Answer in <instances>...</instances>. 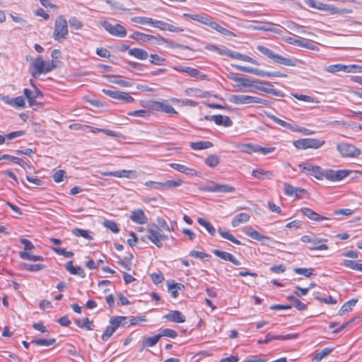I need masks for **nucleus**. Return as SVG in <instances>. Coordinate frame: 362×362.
<instances>
[{"label": "nucleus", "instance_id": "f257e3e1", "mask_svg": "<svg viewBox=\"0 0 362 362\" xmlns=\"http://www.w3.org/2000/svg\"><path fill=\"white\" fill-rule=\"evenodd\" d=\"M31 66L35 69L32 73L33 77L37 78L41 74H47L53 70L56 65L54 61H45L42 56L33 59L31 62Z\"/></svg>", "mask_w": 362, "mask_h": 362}, {"label": "nucleus", "instance_id": "f03ea898", "mask_svg": "<svg viewBox=\"0 0 362 362\" xmlns=\"http://www.w3.org/2000/svg\"><path fill=\"white\" fill-rule=\"evenodd\" d=\"M147 238L158 247H163V242L168 239V236L163 233V230L156 224L151 223L147 226Z\"/></svg>", "mask_w": 362, "mask_h": 362}, {"label": "nucleus", "instance_id": "7ed1b4c3", "mask_svg": "<svg viewBox=\"0 0 362 362\" xmlns=\"http://www.w3.org/2000/svg\"><path fill=\"white\" fill-rule=\"evenodd\" d=\"M262 92L267 94H272L277 97H284V93L275 88L274 86L269 81H261L259 79H254V83H252L250 92Z\"/></svg>", "mask_w": 362, "mask_h": 362}, {"label": "nucleus", "instance_id": "20e7f679", "mask_svg": "<svg viewBox=\"0 0 362 362\" xmlns=\"http://www.w3.org/2000/svg\"><path fill=\"white\" fill-rule=\"evenodd\" d=\"M69 34L67 21L63 16H58L54 21L53 38L57 42L64 40Z\"/></svg>", "mask_w": 362, "mask_h": 362}, {"label": "nucleus", "instance_id": "39448f33", "mask_svg": "<svg viewBox=\"0 0 362 362\" xmlns=\"http://www.w3.org/2000/svg\"><path fill=\"white\" fill-rule=\"evenodd\" d=\"M229 101L236 105L262 104L265 106L269 105L267 100L248 95H232L229 98Z\"/></svg>", "mask_w": 362, "mask_h": 362}, {"label": "nucleus", "instance_id": "423d86ee", "mask_svg": "<svg viewBox=\"0 0 362 362\" xmlns=\"http://www.w3.org/2000/svg\"><path fill=\"white\" fill-rule=\"evenodd\" d=\"M257 49L259 52H260L262 54L267 56L268 58L272 59L274 62L288 66H296V63L294 61L290 58L284 57L281 55L274 53L272 49L262 46L258 45Z\"/></svg>", "mask_w": 362, "mask_h": 362}, {"label": "nucleus", "instance_id": "0eeeda50", "mask_svg": "<svg viewBox=\"0 0 362 362\" xmlns=\"http://www.w3.org/2000/svg\"><path fill=\"white\" fill-rule=\"evenodd\" d=\"M325 144L324 140L314 138L300 139L293 141V146L298 149H317Z\"/></svg>", "mask_w": 362, "mask_h": 362}, {"label": "nucleus", "instance_id": "6e6552de", "mask_svg": "<svg viewBox=\"0 0 362 362\" xmlns=\"http://www.w3.org/2000/svg\"><path fill=\"white\" fill-rule=\"evenodd\" d=\"M337 149L342 157L356 158L361 153V151L352 144L340 143L337 145Z\"/></svg>", "mask_w": 362, "mask_h": 362}, {"label": "nucleus", "instance_id": "1a4fd4ad", "mask_svg": "<svg viewBox=\"0 0 362 362\" xmlns=\"http://www.w3.org/2000/svg\"><path fill=\"white\" fill-rule=\"evenodd\" d=\"M100 25L110 35L114 37H124L127 34L126 28L120 24L113 25L107 21H103L100 22Z\"/></svg>", "mask_w": 362, "mask_h": 362}, {"label": "nucleus", "instance_id": "9d476101", "mask_svg": "<svg viewBox=\"0 0 362 362\" xmlns=\"http://www.w3.org/2000/svg\"><path fill=\"white\" fill-rule=\"evenodd\" d=\"M202 189L209 192L231 193L235 191V188L228 185L217 183L210 181L206 183Z\"/></svg>", "mask_w": 362, "mask_h": 362}, {"label": "nucleus", "instance_id": "9b49d317", "mask_svg": "<svg viewBox=\"0 0 362 362\" xmlns=\"http://www.w3.org/2000/svg\"><path fill=\"white\" fill-rule=\"evenodd\" d=\"M305 3L310 8H314L322 11H329L332 13L346 14L351 13V11L349 9L344 8L339 10L337 8L332 7L322 2L315 1L314 0H305Z\"/></svg>", "mask_w": 362, "mask_h": 362}, {"label": "nucleus", "instance_id": "f8f14e48", "mask_svg": "<svg viewBox=\"0 0 362 362\" xmlns=\"http://www.w3.org/2000/svg\"><path fill=\"white\" fill-rule=\"evenodd\" d=\"M23 93L28 100L29 106L33 110H36L37 107H42V103H38L36 100L37 98L42 97V93L37 87H35L34 90H30L28 88H24Z\"/></svg>", "mask_w": 362, "mask_h": 362}, {"label": "nucleus", "instance_id": "ddd939ff", "mask_svg": "<svg viewBox=\"0 0 362 362\" xmlns=\"http://www.w3.org/2000/svg\"><path fill=\"white\" fill-rule=\"evenodd\" d=\"M351 171L347 170H334L327 169L324 170L323 178L332 182H338L348 177Z\"/></svg>", "mask_w": 362, "mask_h": 362}, {"label": "nucleus", "instance_id": "4468645a", "mask_svg": "<svg viewBox=\"0 0 362 362\" xmlns=\"http://www.w3.org/2000/svg\"><path fill=\"white\" fill-rule=\"evenodd\" d=\"M302 172L315 177L317 180H322L324 170L319 165H315L310 163H304L298 165Z\"/></svg>", "mask_w": 362, "mask_h": 362}, {"label": "nucleus", "instance_id": "2eb2a0df", "mask_svg": "<svg viewBox=\"0 0 362 362\" xmlns=\"http://www.w3.org/2000/svg\"><path fill=\"white\" fill-rule=\"evenodd\" d=\"M102 91L113 99L121 100L127 103H131L134 101V98L127 92L107 89H103Z\"/></svg>", "mask_w": 362, "mask_h": 362}, {"label": "nucleus", "instance_id": "dca6fc26", "mask_svg": "<svg viewBox=\"0 0 362 362\" xmlns=\"http://www.w3.org/2000/svg\"><path fill=\"white\" fill-rule=\"evenodd\" d=\"M358 66L355 64L344 65L341 64H336L328 66L326 68V71L332 74H335L340 71L344 73H356L358 72Z\"/></svg>", "mask_w": 362, "mask_h": 362}, {"label": "nucleus", "instance_id": "f3484780", "mask_svg": "<svg viewBox=\"0 0 362 362\" xmlns=\"http://www.w3.org/2000/svg\"><path fill=\"white\" fill-rule=\"evenodd\" d=\"M148 107L153 110L161 111L168 114H177L175 108L167 102L151 101Z\"/></svg>", "mask_w": 362, "mask_h": 362}, {"label": "nucleus", "instance_id": "a211bd4d", "mask_svg": "<svg viewBox=\"0 0 362 362\" xmlns=\"http://www.w3.org/2000/svg\"><path fill=\"white\" fill-rule=\"evenodd\" d=\"M204 119L206 121H213L216 124L225 127H230L233 125V122L228 116L221 115H206L204 116Z\"/></svg>", "mask_w": 362, "mask_h": 362}, {"label": "nucleus", "instance_id": "6ab92c4d", "mask_svg": "<svg viewBox=\"0 0 362 362\" xmlns=\"http://www.w3.org/2000/svg\"><path fill=\"white\" fill-rule=\"evenodd\" d=\"M298 334H289L286 335H274L268 333L264 340H258V344H267L272 340H289L298 338Z\"/></svg>", "mask_w": 362, "mask_h": 362}, {"label": "nucleus", "instance_id": "aec40b11", "mask_svg": "<svg viewBox=\"0 0 362 362\" xmlns=\"http://www.w3.org/2000/svg\"><path fill=\"white\" fill-rule=\"evenodd\" d=\"M175 70L178 72L185 73L188 76H192L193 78H196L197 79H204L205 75L200 72L198 69L188 67V66H175L173 67Z\"/></svg>", "mask_w": 362, "mask_h": 362}, {"label": "nucleus", "instance_id": "412c9836", "mask_svg": "<svg viewBox=\"0 0 362 362\" xmlns=\"http://www.w3.org/2000/svg\"><path fill=\"white\" fill-rule=\"evenodd\" d=\"M129 218L137 224H145L148 218L142 209H137L131 212Z\"/></svg>", "mask_w": 362, "mask_h": 362}, {"label": "nucleus", "instance_id": "4be33fe9", "mask_svg": "<svg viewBox=\"0 0 362 362\" xmlns=\"http://www.w3.org/2000/svg\"><path fill=\"white\" fill-rule=\"evenodd\" d=\"M153 27L161 30H168L172 33H180L183 31V29L180 27L158 20H154Z\"/></svg>", "mask_w": 362, "mask_h": 362}, {"label": "nucleus", "instance_id": "5701e85b", "mask_svg": "<svg viewBox=\"0 0 362 362\" xmlns=\"http://www.w3.org/2000/svg\"><path fill=\"white\" fill-rule=\"evenodd\" d=\"M163 318L176 323H182L186 320L185 316L179 310H171Z\"/></svg>", "mask_w": 362, "mask_h": 362}, {"label": "nucleus", "instance_id": "b1692460", "mask_svg": "<svg viewBox=\"0 0 362 362\" xmlns=\"http://www.w3.org/2000/svg\"><path fill=\"white\" fill-rule=\"evenodd\" d=\"M212 252L216 256L218 257L223 260L230 262L235 265H240L241 264L239 260H238L232 254L229 252L219 250H214Z\"/></svg>", "mask_w": 362, "mask_h": 362}, {"label": "nucleus", "instance_id": "393cba45", "mask_svg": "<svg viewBox=\"0 0 362 362\" xmlns=\"http://www.w3.org/2000/svg\"><path fill=\"white\" fill-rule=\"evenodd\" d=\"M169 166L173 168L174 170L180 173H184L187 175L196 176L197 175V172L196 170L189 168L185 165L172 163L169 164Z\"/></svg>", "mask_w": 362, "mask_h": 362}, {"label": "nucleus", "instance_id": "a878e982", "mask_svg": "<svg viewBox=\"0 0 362 362\" xmlns=\"http://www.w3.org/2000/svg\"><path fill=\"white\" fill-rule=\"evenodd\" d=\"M327 242V239L318 238L315 237L308 246V249L310 250H327L328 246L325 244Z\"/></svg>", "mask_w": 362, "mask_h": 362}, {"label": "nucleus", "instance_id": "bb28decb", "mask_svg": "<svg viewBox=\"0 0 362 362\" xmlns=\"http://www.w3.org/2000/svg\"><path fill=\"white\" fill-rule=\"evenodd\" d=\"M243 232L248 237H250L255 240H257V241H262L264 240H269V237L262 235L258 231L253 229L251 226H246L243 229Z\"/></svg>", "mask_w": 362, "mask_h": 362}, {"label": "nucleus", "instance_id": "cd10ccee", "mask_svg": "<svg viewBox=\"0 0 362 362\" xmlns=\"http://www.w3.org/2000/svg\"><path fill=\"white\" fill-rule=\"evenodd\" d=\"M300 211L304 216H307L308 218L315 221H321L324 220L330 219L328 217L320 216V214H318L317 213H316L315 211H313L309 208H302L300 209Z\"/></svg>", "mask_w": 362, "mask_h": 362}, {"label": "nucleus", "instance_id": "c85d7f7f", "mask_svg": "<svg viewBox=\"0 0 362 362\" xmlns=\"http://www.w3.org/2000/svg\"><path fill=\"white\" fill-rule=\"evenodd\" d=\"M283 127L288 129L293 132H300L303 135H310L314 134V132L310 129H308L305 127H299L296 124H291L287 122H286L285 124H284Z\"/></svg>", "mask_w": 362, "mask_h": 362}, {"label": "nucleus", "instance_id": "c756f323", "mask_svg": "<svg viewBox=\"0 0 362 362\" xmlns=\"http://www.w3.org/2000/svg\"><path fill=\"white\" fill-rule=\"evenodd\" d=\"M206 25L209 26L211 29L216 30L217 32H218L219 33H221L223 35H226V36L233 35V34L231 31L222 27L221 25H219L216 22L214 21L212 18H211V17H210Z\"/></svg>", "mask_w": 362, "mask_h": 362}, {"label": "nucleus", "instance_id": "7c9ffc66", "mask_svg": "<svg viewBox=\"0 0 362 362\" xmlns=\"http://www.w3.org/2000/svg\"><path fill=\"white\" fill-rule=\"evenodd\" d=\"M253 74L255 75H257V76H262V77H281V78H285L287 76L286 74H282L279 71H274V72H269V71H265L264 70H262V69H256V68H254L253 69Z\"/></svg>", "mask_w": 362, "mask_h": 362}, {"label": "nucleus", "instance_id": "2f4dec72", "mask_svg": "<svg viewBox=\"0 0 362 362\" xmlns=\"http://www.w3.org/2000/svg\"><path fill=\"white\" fill-rule=\"evenodd\" d=\"M284 193L288 196L299 197L300 193L305 192V189L300 187H295L288 183L284 185Z\"/></svg>", "mask_w": 362, "mask_h": 362}, {"label": "nucleus", "instance_id": "473e14b6", "mask_svg": "<svg viewBox=\"0 0 362 362\" xmlns=\"http://www.w3.org/2000/svg\"><path fill=\"white\" fill-rule=\"evenodd\" d=\"M183 16L185 18H190L192 21L199 22L204 25H207L208 21L210 18V16L207 14H191V13H184Z\"/></svg>", "mask_w": 362, "mask_h": 362}, {"label": "nucleus", "instance_id": "72a5a7b5", "mask_svg": "<svg viewBox=\"0 0 362 362\" xmlns=\"http://www.w3.org/2000/svg\"><path fill=\"white\" fill-rule=\"evenodd\" d=\"M128 54L130 56L134 57L139 60H145L148 57V52L146 50L141 48L129 49Z\"/></svg>", "mask_w": 362, "mask_h": 362}, {"label": "nucleus", "instance_id": "f704fd0d", "mask_svg": "<svg viewBox=\"0 0 362 362\" xmlns=\"http://www.w3.org/2000/svg\"><path fill=\"white\" fill-rule=\"evenodd\" d=\"M250 215L247 213H240L234 216L231 221V225L233 227H237L240 224L246 223L250 220Z\"/></svg>", "mask_w": 362, "mask_h": 362}, {"label": "nucleus", "instance_id": "c9c22d12", "mask_svg": "<svg viewBox=\"0 0 362 362\" xmlns=\"http://www.w3.org/2000/svg\"><path fill=\"white\" fill-rule=\"evenodd\" d=\"M185 288V286L180 283H168V291L170 296L176 298L178 296V291H183Z\"/></svg>", "mask_w": 362, "mask_h": 362}, {"label": "nucleus", "instance_id": "e433bc0d", "mask_svg": "<svg viewBox=\"0 0 362 362\" xmlns=\"http://www.w3.org/2000/svg\"><path fill=\"white\" fill-rule=\"evenodd\" d=\"M160 339V336L158 334L145 338L142 341L141 351L147 347L154 346L158 342Z\"/></svg>", "mask_w": 362, "mask_h": 362}, {"label": "nucleus", "instance_id": "4c0bfd02", "mask_svg": "<svg viewBox=\"0 0 362 362\" xmlns=\"http://www.w3.org/2000/svg\"><path fill=\"white\" fill-rule=\"evenodd\" d=\"M237 148L241 152L246 153H257V144H240L237 145Z\"/></svg>", "mask_w": 362, "mask_h": 362}, {"label": "nucleus", "instance_id": "58836bf2", "mask_svg": "<svg viewBox=\"0 0 362 362\" xmlns=\"http://www.w3.org/2000/svg\"><path fill=\"white\" fill-rule=\"evenodd\" d=\"M189 146L192 149L195 151H199L212 147L213 144L209 141H200L197 142H191Z\"/></svg>", "mask_w": 362, "mask_h": 362}, {"label": "nucleus", "instance_id": "ea45409f", "mask_svg": "<svg viewBox=\"0 0 362 362\" xmlns=\"http://www.w3.org/2000/svg\"><path fill=\"white\" fill-rule=\"evenodd\" d=\"M287 27L290 30H291L297 33H299L300 35H308V36H314L315 35L314 33L305 30L303 26L299 25L295 23H288Z\"/></svg>", "mask_w": 362, "mask_h": 362}, {"label": "nucleus", "instance_id": "a19ab883", "mask_svg": "<svg viewBox=\"0 0 362 362\" xmlns=\"http://www.w3.org/2000/svg\"><path fill=\"white\" fill-rule=\"evenodd\" d=\"M130 38L135 40L139 42H148L153 39H155V37L151 35L144 34L140 32H134L130 35Z\"/></svg>", "mask_w": 362, "mask_h": 362}, {"label": "nucleus", "instance_id": "79ce46f5", "mask_svg": "<svg viewBox=\"0 0 362 362\" xmlns=\"http://www.w3.org/2000/svg\"><path fill=\"white\" fill-rule=\"evenodd\" d=\"M237 88L239 89L245 88V91H251L252 83H254V80H251L247 78L241 77L240 81L238 82Z\"/></svg>", "mask_w": 362, "mask_h": 362}, {"label": "nucleus", "instance_id": "37998d69", "mask_svg": "<svg viewBox=\"0 0 362 362\" xmlns=\"http://www.w3.org/2000/svg\"><path fill=\"white\" fill-rule=\"evenodd\" d=\"M252 175L255 178L262 180L264 176H265L267 179H271L273 176V174L270 171H266L263 169L258 168L252 170Z\"/></svg>", "mask_w": 362, "mask_h": 362}, {"label": "nucleus", "instance_id": "c03bdc74", "mask_svg": "<svg viewBox=\"0 0 362 362\" xmlns=\"http://www.w3.org/2000/svg\"><path fill=\"white\" fill-rule=\"evenodd\" d=\"M8 160L14 163L18 164L19 165L22 166L23 168H25L28 164L25 160H23L22 158H20L18 157H15L11 155L8 154H4L0 156V160Z\"/></svg>", "mask_w": 362, "mask_h": 362}, {"label": "nucleus", "instance_id": "a18cd8bd", "mask_svg": "<svg viewBox=\"0 0 362 362\" xmlns=\"http://www.w3.org/2000/svg\"><path fill=\"white\" fill-rule=\"evenodd\" d=\"M76 325L80 328H84L87 330H93L94 325L88 318L78 319L75 320Z\"/></svg>", "mask_w": 362, "mask_h": 362}, {"label": "nucleus", "instance_id": "49530a36", "mask_svg": "<svg viewBox=\"0 0 362 362\" xmlns=\"http://www.w3.org/2000/svg\"><path fill=\"white\" fill-rule=\"evenodd\" d=\"M182 183H183V181L181 180H165V182H163V191L178 187L181 186L182 185Z\"/></svg>", "mask_w": 362, "mask_h": 362}, {"label": "nucleus", "instance_id": "de8ad7c7", "mask_svg": "<svg viewBox=\"0 0 362 362\" xmlns=\"http://www.w3.org/2000/svg\"><path fill=\"white\" fill-rule=\"evenodd\" d=\"M218 233L220 235L228 240L231 241L233 243L240 245L242 243L240 240L236 239L229 231L222 230L221 228L218 229Z\"/></svg>", "mask_w": 362, "mask_h": 362}, {"label": "nucleus", "instance_id": "09e8293b", "mask_svg": "<svg viewBox=\"0 0 362 362\" xmlns=\"http://www.w3.org/2000/svg\"><path fill=\"white\" fill-rule=\"evenodd\" d=\"M358 299L352 298L346 302L339 311V315H342L346 313L351 311L354 306L356 304Z\"/></svg>", "mask_w": 362, "mask_h": 362}, {"label": "nucleus", "instance_id": "8fccbe9b", "mask_svg": "<svg viewBox=\"0 0 362 362\" xmlns=\"http://www.w3.org/2000/svg\"><path fill=\"white\" fill-rule=\"evenodd\" d=\"M197 222L202 226L204 227L210 235H214L216 234V229H215V228L207 220H206V219H204L203 218H199L198 220H197Z\"/></svg>", "mask_w": 362, "mask_h": 362}, {"label": "nucleus", "instance_id": "3c124183", "mask_svg": "<svg viewBox=\"0 0 362 362\" xmlns=\"http://www.w3.org/2000/svg\"><path fill=\"white\" fill-rule=\"evenodd\" d=\"M45 267H46V266L42 264L23 263L22 264V268L23 269L29 271V272H39L40 270L44 269Z\"/></svg>", "mask_w": 362, "mask_h": 362}, {"label": "nucleus", "instance_id": "603ef678", "mask_svg": "<svg viewBox=\"0 0 362 362\" xmlns=\"http://www.w3.org/2000/svg\"><path fill=\"white\" fill-rule=\"evenodd\" d=\"M134 23L141 25H150L153 27L154 19L148 17L136 16L131 19Z\"/></svg>", "mask_w": 362, "mask_h": 362}, {"label": "nucleus", "instance_id": "864d4df0", "mask_svg": "<svg viewBox=\"0 0 362 362\" xmlns=\"http://www.w3.org/2000/svg\"><path fill=\"white\" fill-rule=\"evenodd\" d=\"M56 342L55 339H33L31 341V344L37 345V346H49L54 344Z\"/></svg>", "mask_w": 362, "mask_h": 362}, {"label": "nucleus", "instance_id": "5fc2aeb1", "mask_svg": "<svg viewBox=\"0 0 362 362\" xmlns=\"http://www.w3.org/2000/svg\"><path fill=\"white\" fill-rule=\"evenodd\" d=\"M220 163V157L216 155H209L205 159V164L210 168L216 167Z\"/></svg>", "mask_w": 362, "mask_h": 362}, {"label": "nucleus", "instance_id": "6e6d98bb", "mask_svg": "<svg viewBox=\"0 0 362 362\" xmlns=\"http://www.w3.org/2000/svg\"><path fill=\"white\" fill-rule=\"evenodd\" d=\"M341 265L354 270L362 272V264L356 262L352 260L344 259L342 262Z\"/></svg>", "mask_w": 362, "mask_h": 362}, {"label": "nucleus", "instance_id": "4d7b16f0", "mask_svg": "<svg viewBox=\"0 0 362 362\" xmlns=\"http://www.w3.org/2000/svg\"><path fill=\"white\" fill-rule=\"evenodd\" d=\"M288 300L293 302L294 307L298 310H303L306 308V305L301 302L299 299L296 298L293 296H289L287 297Z\"/></svg>", "mask_w": 362, "mask_h": 362}, {"label": "nucleus", "instance_id": "13d9d810", "mask_svg": "<svg viewBox=\"0 0 362 362\" xmlns=\"http://www.w3.org/2000/svg\"><path fill=\"white\" fill-rule=\"evenodd\" d=\"M157 222H158V224H156V225L162 230L163 229L168 232H173L175 230L174 226L173 225L170 226H168L167 221L162 218H158L157 219Z\"/></svg>", "mask_w": 362, "mask_h": 362}, {"label": "nucleus", "instance_id": "bf43d9fd", "mask_svg": "<svg viewBox=\"0 0 362 362\" xmlns=\"http://www.w3.org/2000/svg\"><path fill=\"white\" fill-rule=\"evenodd\" d=\"M165 59L156 54H150V63L152 64L160 66L163 65L165 62Z\"/></svg>", "mask_w": 362, "mask_h": 362}, {"label": "nucleus", "instance_id": "052dcab7", "mask_svg": "<svg viewBox=\"0 0 362 362\" xmlns=\"http://www.w3.org/2000/svg\"><path fill=\"white\" fill-rule=\"evenodd\" d=\"M189 255L192 257L200 259L202 260H204V259L208 260L211 257V255L209 254H207L204 252L197 251V250L190 251Z\"/></svg>", "mask_w": 362, "mask_h": 362}, {"label": "nucleus", "instance_id": "680f3d73", "mask_svg": "<svg viewBox=\"0 0 362 362\" xmlns=\"http://www.w3.org/2000/svg\"><path fill=\"white\" fill-rule=\"evenodd\" d=\"M293 271L296 274H301L308 278L313 274L314 269L312 268H295Z\"/></svg>", "mask_w": 362, "mask_h": 362}, {"label": "nucleus", "instance_id": "e2e57ef3", "mask_svg": "<svg viewBox=\"0 0 362 362\" xmlns=\"http://www.w3.org/2000/svg\"><path fill=\"white\" fill-rule=\"evenodd\" d=\"M185 94L192 97H203V92L200 89L188 88L185 90Z\"/></svg>", "mask_w": 362, "mask_h": 362}, {"label": "nucleus", "instance_id": "0e129e2a", "mask_svg": "<svg viewBox=\"0 0 362 362\" xmlns=\"http://www.w3.org/2000/svg\"><path fill=\"white\" fill-rule=\"evenodd\" d=\"M103 225L105 227L108 228L110 230H111L114 233H117L119 231L117 224L113 221H110V220L105 221Z\"/></svg>", "mask_w": 362, "mask_h": 362}, {"label": "nucleus", "instance_id": "69168bd1", "mask_svg": "<svg viewBox=\"0 0 362 362\" xmlns=\"http://www.w3.org/2000/svg\"><path fill=\"white\" fill-rule=\"evenodd\" d=\"M332 351V348H325L322 349L320 352L316 354L313 359L318 362L321 361L323 358H325L326 356L329 354Z\"/></svg>", "mask_w": 362, "mask_h": 362}, {"label": "nucleus", "instance_id": "338daca9", "mask_svg": "<svg viewBox=\"0 0 362 362\" xmlns=\"http://www.w3.org/2000/svg\"><path fill=\"white\" fill-rule=\"evenodd\" d=\"M69 23L71 28H74L75 30H80L83 27L82 22L76 17L70 18L69 20Z\"/></svg>", "mask_w": 362, "mask_h": 362}, {"label": "nucleus", "instance_id": "774afa93", "mask_svg": "<svg viewBox=\"0 0 362 362\" xmlns=\"http://www.w3.org/2000/svg\"><path fill=\"white\" fill-rule=\"evenodd\" d=\"M125 320H126L125 317H122V316L114 317L110 321V325L112 327H114V329L115 330H117V329L120 326V325L122 322V321Z\"/></svg>", "mask_w": 362, "mask_h": 362}]
</instances>
